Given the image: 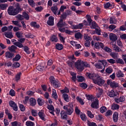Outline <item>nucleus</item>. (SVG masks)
I'll list each match as a JSON object with an SVG mask.
<instances>
[{"mask_svg": "<svg viewBox=\"0 0 126 126\" xmlns=\"http://www.w3.org/2000/svg\"><path fill=\"white\" fill-rule=\"evenodd\" d=\"M51 11L53 12V13L56 15L57 14V11L58 9V6H53L51 8Z\"/></svg>", "mask_w": 126, "mask_h": 126, "instance_id": "nucleus-41", "label": "nucleus"}, {"mask_svg": "<svg viewBox=\"0 0 126 126\" xmlns=\"http://www.w3.org/2000/svg\"><path fill=\"white\" fill-rule=\"evenodd\" d=\"M49 80L51 85L54 88H60L61 87V83L59 80H56L54 76H51L49 78Z\"/></svg>", "mask_w": 126, "mask_h": 126, "instance_id": "nucleus-2", "label": "nucleus"}, {"mask_svg": "<svg viewBox=\"0 0 126 126\" xmlns=\"http://www.w3.org/2000/svg\"><path fill=\"white\" fill-rule=\"evenodd\" d=\"M88 126H97V124L94 122H91L90 121H88L87 122Z\"/></svg>", "mask_w": 126, "mask_h": 126, "instance_id": "nucleus-63", "label": "nucleus"}, {"mask_svg": "<svg viewBox=\"0 0 126 126\" xmlns=\"http://www.w3.org/2000/svg\"><path fill=\"white\" fill-rule=\"evenodd\" d=\"M62 98L64 101H65V102H69V96L67 94H63L62 95Z\"/></svg>", "mask_w": 126, "mask_h": 126, "instance_id": "nucleus-26", "label": "nucleus"}, {"mask_svg": "<svg viewBox=\"0 0 126 126\" xmlns=\"http://www.w3.org/2000/svg\"><path fill=\"white\" fill-rule=\"evenodd\" d=\"M14 45L17 47H18V48H23V47H24L23 46V45L22 44V43H21V42H15Z\"/></svg>", "mask_w": 126, "mask_h": 126, "instance_id": "nucleus-54", "label": "nucleus"}, {"mask_svg": "<svg viewBox=\"0 0 126 126\" xmlns=\"http://www.w3.org/2000/svg\"><path fill=\"white\" fill-rule=\"evenodd\" d=\"M107 94L109 97H115V96H117V94L115 93V91L114 90H111V91H109Z\"/></svg>", "mask_w": 126, "mask_h": 126, "instance_id": "nucleus-32", "label": "nucleus"}, {"mask_svg": "<svg viewBox=\"0 0 126 126\" xmlns=\"http://www.w3.org/2000/svg\"><path fill=\"white\" fill-rule=\"evenodd\" d=\"M108 64L106 60H98L94 64V66L97 69H103V66H107Z\"/></svg>", "mask_w": 126, "mask_h": 126, "instance_id": "nucleus-3", "label": "nucleus"}, {"mask_svg": "<svg viewBox=\"0 0 126 126\" xmlns=\"http://www.w3.org/2000/svg\"><path fill=\"white\" fill-rule=\"evenodd\" d=\"M31 113L33 117H37L38 116V111L36 110L32 109L31 110Z\"/></svg>", "mask_w": 126, "mask_h": 126, "instance_id": "nucleus-49", "label": "nucleus"}, {"mask_svg": "<svg viewBox=\"0 0 126 126\" xmlns=\"http://www.w3.org/2000/svg\"><path fill=\"white\" fill-rule=\"evenodd\" d=\"M82 34L79 32L75 33V39H81L82 38Z\"/></svg>", "mask_w": 126, "mask_h": 126, "instance_id": "nucleus-42", "label": "nucleus"}, {"mask_svg": "<svg viewBox=\"0 0 126 126\" xmlns=\"http://www.w3.org/2000/svg\"><path fill=\"white\" fill-rule=\"evenodd\" d=\"M20 11V7H17L16 8H14L13 6H10L8 8V14L9 15H16L19 13Z\"/></svg>", "mask_w": 126, "mask_h": 126, "instance_id": "nucleus-4", "label": "nucleus"}, {"mask_svg": "<svg viewBox=\"0 0 126 126\" xmlns=\"http://www.w3.org/2000/svg\"><path fill=\"white\" fill-rule=\"evenodd\" d=\"M92 46L93 47L94 46V48L95 49H97L98 50H100V49H104L105 46H104V44L102 42H97L94 44V41H92L91 42Z\"/></svg>", "mask_w": 126, "mask_h": 126, "instance_id": "nucleus-8", "label": "nucleus"}, {"mask_svg": "<svg viewBox=\"0 0 126 126\" xmlns=\"http://www.w3.org/2000/svg\"><path fill=\"white\" fill-rule=\"evenodd\" d=\"M63 109V110H65L67 115L69 116H70L72 113L74 112V110L73 109V105L71 104L64 105Z\"/></svg>", "mask_w": 126, "mask_h": 126, "instance_id": "nucleus-5", "label": "nucleus"}, {"mask_svg": "<svg viewBox=\"0 0 126 126\" xmlns=\"http://www.w3.org/2000/svg\"><path fill=\"white\" fill-rule=\"evenodd\" d=\"M76 100L79 102V103H80L81 105H84L85 104L84 101H83V99L79 96L76 97Z\"/></svg>", "mask_w": 126, "mask_h": 126, "instance_id": "nucleus-44", "label": "nucleus"}, {"mask_svg": "<svg viewBox=\"0 0 126 126\" xmlns=\"http://www.w3.org/2000/svg\"><path fill=\"white\" fill-rule=\"evenodd\" d=\"M112 115H113V112L111 110H107L105 114L106 117H109V116H112Z\"/></svg>", "mask_w": 126, "mask_h": 126, "instance_id": "nucleus-59", "label": "nucleus"}, {"mask_svg": "<svg viewBox=\"0 0 126 126\" xmlns=\"http://www.w3.org/2000/svg\"><path fill=\"white\" fill-rule=\"evenodd\" d=\"M9 94L12 97H14V96H15V94H16L15 91L13 90L12 89L10 90L9 91Z\"/></svg>", "mask_w": 126, "mask_h": 126, "instance_id": "nucleus-57", "label": "nucleus"}, {"mask_svg": "<svg viewBox=\"0 0 126 126\" xmlns=\"http://www.w3.org/2000/svg\"><path fill=\"white\" fill-rule=\"evenodd\" d=\"M113 120L115 123H117L119 120V113L115 112L113 115Z\"/></svg>", "mask_w": 126, "mask_h": 126, "instance_id": "nucleus-24", "label": "nucleus"}, {"mask_svg": "<svg viewBox=\"0 0 126 126\" xmlns=\"http://www.w3.org/2000/svg\"><path fill=\"white\" fill-rule=\"evenodd\" d=\"M23 16H24V19L25 18L26 20H29V15L26 12H23Z\"/></svg>", "mask_w": 126, "mask_h": 126, "instance_id": "nucleus-60", "label": "nucleus"}, {"mask_svg": "<svg viewBox=\"0 0 126 126\" xmlns=\"http://www.w3.org/2000/svg\"><path fill=\"white\" fill-rule=\"evenodd\" d=\"M84 39L85 40V46L87 48H89L90 45H91V41H92V37L88 36V34H85L84 35Z\"/></svg>", "mask_w": 126, "mask_h": 126, "instance_id": "nucleus-6", "label": "nucleus"}, {"mask_svg": "<svg viewBox=\"0 0 126 126\" xmlns=\"http://www.w3.org/2000/svg\"><path fill=\"white\" fill-rule=\"evenodd\" d=\"M4 36L6 38H8L9 39H12L13 38V34H12V32H4Z\"/></svg>", "mask_w": 126, "mask_h": 126, "instance_id": "nucleus-22", "label": "nucleus"}, {"mask_svg": "<svg viewBox=\"0 0 126 126\" xmlns=\"http://www.w3.org/2000/svg\"><path fill=\"white\" fill-rule=\"evenodd\" d=\"M88 116L90 118V119H93V118H94V115L93 114H92V112H91V111H87V113Z\"/></svg>", "mask_w": 126, "mask_h": 126, "instance_id": "nucleus-53", "label": "nucleus"}, {"mask_svg": "<svg viewBox=\"0 0 126 126\" xmlns=\"http://www.w3.org/2000/svg\"><path fill=\"white\" fill-rule=\"evenodd\" d=\"M50 41H52V42H55V43H57V42L59 41V39H58V37H57V36L53 35L50 37Z\"/></svg>", "mask_w": 126, "mask_h": 126, "instance_id": "nucleus-35", "label": "nucleus"}, {"mask_svg": "<svg viewBox=\"0 0 126 126\" xmlns=\"http://www.w3.org/2000/svg\"><path fill=\"white\" fill-rule=\"evenodd\" d=\"M94 84L99 85V86H103V85L105 84V80L104 79H103V78L98 76L96 77L94 80Z\"/></svg>", "mask_w": 126, "mask_h": 126, "instance_id": "nucleus-7", "label": "nucleus"}, {"mask_svg": "<svg viewBox=\"0 0 126 126\" xmlns=\"http://www.w3.org/2000/svg\"><path fill=\"white\" fill-rule=\"evenodd\" d=\"M98 106H99V100L98 98H96L95 101L91 104V107L94 109H98Z\"/></svg>", "mask_w": 126, "mask_h": 126, "instance_id": "nucleus-13", "label": "nucleus"}, {"mask_svg": "<svg viewBox=\"0 0 126 126\" xmlns=\"http://www.w3.org/2000/svg\"><path fill=\"white\" fill-rule=\"evenodd\" d=\"M30 105L34 107L36 105V99L33 97L30 99Z\"/></svg>", "mask_w": 126, "mask_h": 126, "instance_id": "nucleus-29", "label": "nucleus"}, {"mask_svg": "<svg viewBox=\"0 0 126 126\" xmlns=\"http://www.w3.org/2000/svg\"><path fill=\"white\" fill-rule=\"evenodd\" d=\"M105 71L106 73L110 74L112 73V72H113V69L111 67H108L106 69Z\"/></svg>", "mask_w": 126, "mask_h": 126, "instance_id": "nucleus-55", "label": "nucleus"}, {"mask_svg": "<svg viewBox=\"0 0 126 126\" xmlns=\"http://www.w3.org/2000/svg\"><path fill=\"white\" fill-rule=\"evenodd\" d=\"M30 48L28 47L27 46H24V51L26 53V54H28V55H30Z\"/></svg>", "mask_w": 126, "mask_h": 126, "instance_id": "nucleus-46", "label": "nucleus"}, {"mask_svg": "<svg viewBox=\"0 0 126 126\" xmlns=\"http://www.w3.org/2000/svg\"><path fill=\"white\" fill-rule=\"evenodd\" d=\"M52 98L55 99V100H58V94L57 93V91L55 89H52V94H51Z\"/></svg>", "mask_w": 126, "mask_h": 126, "instance_id": "nucleus-19", "label": "nucleus"}, {"mask_svg": "<svg viewBox=\"0 0 126 126\" xmlns=\"http://www.w3.org/2000/svg\"><path fill=\"white\" fill-rule=\"evenodd\" d=\"M21 59V56L19 54H17L15 57L13 58L12 61L13 62H18L19 60Z\"/></svg>", "mask_w": 126, "mask_h": 126, "instance_id": "nucleus-38", "label": "nucleus"}, {"mask_svg": "<svg viewBox=\"0 0 126 126\" xmlns=\"http://www.w3.org/2000/svg\"><path fill=\"white\" fill-rule=\"evenodd\" d=\"M26 126H35V123L32 122L31 121H27L26 122Z\"/></svg>", "mask_w": 126, "mask_h": 126, "instance_id": "nucleus-45", "label": "nucleus"}, {"mask_svg": "<svg viewBox=\"0 0 126 126\" xmlns=\"http://www.w3.org/2000/svg\"><path fill=\"white\" fill-rule=\"evenodd\" d=\"M9 106H10L13 110L15 111V112H17L18 111V106H17V104L14 102V101L12 100H10L9 102Z\"/></svg>", "mask_w": 126, "mask_h": 126, "instance_id": "nucleus-10", "label": "nucleus"}, {"mask_svg": "<svg viewBox=\"0 0 126 126\" xmlns=\"http://www.w3.org/2000/svg\"><path fill=\"white\" fill-rule=\"evenodd\" d=\"M110 55L111 57H112V58H113V59H114V60H117L119 57V53L116 52H111Z\"/></svg>", "mask_w": 126, "mask_h": 126, "instance_id": "nucleus-31", "label": "nucleus"}, {"mask_svg": "<svg viewBox=\"0 0 126 126\" xmlns=\"http://www.w3.org/2000/svg\"><path fill=\"white\" fill-rule=\"evenodd\" d=\"M22 74V73H21V72H20L15 75V80L17 82L19 81V80H20Z\"/></svg>", "mask_w": 126, "mask_h": 126, "instance_id": "nucleus-39", "label": "nucleus"}, {"mask_svg": "<svg viewBox=\"0 0 126 126\" xmlns=\"http://www.w3.org/2000/svg\"><path fill=\"white\" fill-rule=\"evenodd\" d=\"M87 99L90 101H92L94 99V96L91 94H86Z\"/></svg>", "mask_w": 126, "mask_h": 126, "instance_id": "nucleus-51", "label": "nucleus"}, {"mask_svg": "<svg viewBox=\"0 0 126 126\" xmlns=\"http://www.w3.org/2000/svg\"><path fill=\"white\" fill-rule=\"evenodd\" d=\"M30 25L31 27H33V28H36L37 29L40 28V25L37 24V22H32L30 23Z\"/></svg>", "mask_w": 126, "mask_h": 126, "instance_id": "nucleus-28", "label": "nucleus"}, {"mask_svg": "<svg viewBox=\"0 0 126 126\" xmlns=\"http://www.w3.org/2000/svg\"><path fill=\"white\" fill-rule=\"evenodd\" d=\"M61 93L62 94H64L65 93H69V90H68V88L67 87H65L63 90H61L60 91Z\"/></svg>", "mask_w": 126, "mask_h": 126, "instance_id": "nucleus-40", "label": "nucleus"}, {"mask_svg": "<svg viewBox=\"0 0 126 126\" xmlns=\"http://www.w3.org/2000/svg\"><path fill=\"white\" fill-rule=\"evenodd\" d=\"M5 56L6 59H12L14 56V54L12 53L9 51L5 52Z\"/></svg>", "mask_w": 126, "mask_h": 126, "instance_id": "nucleus-20", "label": "nucleus"}, {"mask_svg": "<svg viewBox=\"0 0 126 126\" xmlns=\"http://www.w3.org/2000/svg\"><path fill=\"white\" fill-rule=\"evenodd\" d=\"M109 22L110 24H117V22H118V20L116 19V17H111L109 19Z\"/></svg>", "mask_w": 126, "mask_h": 126, "instance_id": "nucleus-27", "label": "nucleus"}, {"mask_svg": "<svg viewBox=\"0 0 126 126\" xmlns=\"http://www.w3.org/2000/svg\"><path fill=\"white\" fill-rule=\"evenodd\" d=\"M116 76L117 77H118L119 78H121V77H124V76H125V74H124V73H123V72H122V71L121 70H119L117 73H116Z\"/></svg>", "mask_w": 126, "mask_h": 126, "instance_id": "nucleus-33", "label": "nucleus"}, {"mask_svg": "<svg viewBox=\"0 0 126 126\" xmlns=\"http://www.w3.org/2000/svg\"><path fill=\"white\" fill-rule=\"evenodd\" d=\"M120 109V105L116 103H113L111 105L112 110H119Z\"/></svg>", "mask_w": 126, "mask_h": 126, "instance_id": "nucleus-34", "label": "nucleus"}, {"mask_svg": "<svg viewBox=\"0 0 126 126\" xmlns=\"http://www.w3.org/2000/svg\"><path fill=\"white\" fill-rule=\"evenodd\" d=\"M110 87H111V88L116 89V88L119 87V83H116L115 81H113L111 83Z\"/></svg>", "mask_w": 126, "mask_h": 126, "instance_id": "nucleus-37", "label": "nucleus"}, {"mask_svg": "<svg viewBox=\"0 0 126 126\" xmlns=\"http://www.w3.org/2000/svg\"><path fill=\"white\" fill-rule=\"evenodd\" d=\"M117 28V26L115 25H110L108 27V29H109V31H113L114 29H116Z\"/></svg>", "mask_w": 126, "mask_h": 126, "instance_id": "nucleus-58", "label": "nucleus"}, {"mask_svg": "<svg viewBox=\"0 0 126 126\" xmlns=\"http://www.w3.org/2000/svg\"><path fill=\"white\" fill-rule=\"evenodd\" d=\"M112 47L113 49V51H115V52H117L118 53H120V52H122V48H121V47H119L116 44H113Z\"/></svg>", "mask_w": 126, "mask_h": 126, "instance_id": "nucleus-23", "label": "nucleus"}, {"mask_svg": "<svg viewBox=\"0 0 126 126\" xmlns=\"http://www.w3.org/2000/svg\"><path fill=\"white\" fill-rule=\"evenodd\" d=\"M12 126H20V123H18L17 121H15L11 123Z\"/></svg>", "mask_w": 126, "mask_h": 126, "instance_id": "nucleus-64", "label": "nucleus"}, {"mask_svg": "<svg viewBox=\"0 0 126 126\" xmlns=\"http://www.w3.org/2000/svg\"><path fill=\"white\" fill-rule=\"evenodd\" d=\"M86 75L90 79H93V82H94V80H95V77H96V74L87 73Z\"/></svg>", "mask_w": 126, "mask_h": 126, "instance_id": "nucleus-21", "label": "nucleus"}, {"mask_svg": "<svg viewBox=\"0 0 126 126\" xmlns=\"http://www.w3.org/2000/svg\"><path fill=\"white\" fill-rule=\"evenodd\" d=\"M57 27L58 28H62L63 27V26H66V23L65 22H63V19H61L57 25Z\"/></svg>", "mask_w": 126, "mask_h": 126, "instance_id": "nucleus-14", "label": "nucleus"}, {"mask_svg": "<svg viewBox=\"0 0 126 126\" xmlns=\"http://www.w3.org/2000/svg\"><path fill=\"white\" fill-rule=\"evenodd\" d=\"M67 12L68 13H67V14H63L61 15V19L63 20V19H66V17L67 16V15H69V14H70V12L69 11H67Z\"/></svg>", "mask_w": 126, "mask_h": 126, "instance_id": "nucleus-48", "label": "nucleus"}, {"mask_svg": "<svg viewBox=\"0 0 126 126\" xmlns=\"http://www.w3.org/2000/svg\"><path fill=\"white\" fill-rule=\"evenodd\" d=\"M68 24L71 25V29H82L83 28V27L84 26L83 25V24L80 23L78 25H73V21H68Z\"/></svg>", "mask_w": 126, "mask_h": 126, "instance_id": "nucleus-9", "label": "nucleus"}, {"mask_svg": "<svg viewBox=\"0 0 126 126\" xmlns=\"http://www.w3.org/2000/svg\"><path fill=\"white\" fill-rule=\"evenodd\" d=\"M75 66L79 71H83L84 67H90V64L79 59L75 63Z\"/></svg>", "mask_w": 126, "mask_h": 126, "instance_id": "nucleus-1", "label": "nucleus"}, {"mask_svg": "<svg viewBox=\"0 0 126 126\" xmlns=\"http://www.w3.org/2000/svg\"><path fill=\"white\" fill-rule=\"evenodd\" d=\"M56 49L58 51H62L63 49V45L61 43H57L55 45Z\"/></svg>", "mask_w": 126, "mask_h": 126, "instance_id": "nucleus-30", "label": "nucleus"}, {"mask_svg": "<svg viewBox=\"0 0 126 126\" xmlns=\"http://www.w3.org/2000/svg\"><path fill=\"white\" fill-rule=\"evenodd\" d=\"M117 45L120 47V48H123L124 45H123V42L121 41V39H118L117 41Z\"/></svg>", "mask_w": 126, "mask_h": 126, "instance_id": "nucleus-62", "label": "nucleus"}, {"mask_svg": "<svg viewBox=\"0 0 126 126\" xmlns=\"http://www.w3.org/2000/svg\"><path fill=\"white\" fill-rule=\"evenodd\" d=\"M109 38L112 42H116L118 40V36L114 33H111L109 35Z\"/></svg>", "mask_w": 126, "mask_h": 126, "instance_id": "nucleus-16", "label": "nucleus"}, {"mask_svg": "<svg viewBox=\"0 0 126 126\" xmlns=\"http://www.w3.org/2000/svg\"><path fill=\"white\" fill-rule=\"evenodd\" d=\"M100 113H102V114H104L105 112H107V107H106V106H102L100 108Z\"/></svg>", "mask_w": 126, "mask_h": 126, "instance_id": "nucleus-52", "label": "nucleus"}, {"mask_svg": "<svg viewBox=\"0 0 126 126\" xmlns=\"http://www.w3.org/2000/svg\"><path fill=\"white\" fill-rule=\"evenodd\" d=\"M104 93V91L102 89V88H98L96 89V97L97 98H100L102 94Z\"/></svg>", "mask_w": 126, "mask_h": 126, "instance_id": "nucleus-12", "label": "nucleus"}, {"mask_svg": "<svg viewBox=\"0 0 126 126\" xmlns=\"http://www.w3.org/2000/svg\"><path fill=\"white\" fill-rule=\"evenodd\" d=\"M37 103L39 106H43V105H44V102H43V100H42V98H38L37 99Z\"/></svg>", "mask_w": 126, "mask_h": 126, "instance_id": "nucleus-56", "label": "nucleus"}, {"mask_svg": "<svg viewBox=\"0 0 126 126\" xmlns=\"http://www.w3.org/2000/svg\"><path fill=\"white\" fill-rule=\"evenodd\" d=\"M77 78L78 82H83L85 80L84 77L82 76H77Z\"/></svg>", "mask_w": 126, "mask_h": 126, "instance_id": "nucleus-43", "label": "nucleus"}, {"mask_svg": "<svg viewBox=\"0 0 126 126\" xmlns=\"http://www.w3.org/2000/svg\"><path fill=\"white\" fill-rule=\"evenodd\" d=\"M126 100V97L125 96L121 95L118 98H115V101L117 104H119V103L123 102Z\"/></svg>", "mask_w": 126, "mask_h": 126, "instance_id": "nucleus-17", "label": "nucleus"}, {"mask_svg": "<svg viewBox=\"0 0 126 126\" xmlns=\"http://www.w3.org/2000/svg\"><path fill=\"white\" fill-rule=\"evenodd\" d=\"M38 115L41 120L44 122L46 121V114H45V112L43 110L40 111Z\"/></svg>", "mask_w": 126, "mask_h": 126, "instance_id": "nucleus-11", "label": "nucleus"}, {"mask_svg": "<svg viewBox=\"0 0 126 126\" xmlns=\"http://www.w3.org/2000/svg\"><path fill=\"white\" fill-rule=\"evenodd\" d=\"M15 35L18 39H20L23 37L22 33L21 32H16Z\"/></svg>", "mask_w": 126, "mask_h": 126, "instance_id": "nucleus-50", "label": "nucleus"}, {"mask_svg": "<svg viewBox=\"0 0 126 126\" xmlns=\"http://www.w3.org/2000/svg\"><path fill=\"white\" fill-rule=\"evenodd\" d=\"M12 22L13 24H14V25H15L16 26H18V27H19V28H21V27H22L21 25H20V24L19 23V21H12Z\"/></svg>", "mask_w": 126, "mask_h": 126, "instance_id": "nucleus-47", "label": "nucleus"}, {"mask_svg": "<svg viewBox=\"0 0 126 126\" xmlns=\"http://www.w3.org/2000/svg\"><path fill=\"white\" fill-rule=\"evenodd\" d=\"M54 17L50 16L48 18L47 24H48V25H49V26H53L54 25Z\"/></svg>", "mask_w": 126, "mask_h": 126, "instance_id": "nucleus-15", "label": "nucleus"}, {"mask_svg": "<svg viewBox=\"0 0 126 126\" xmlns=\"http://www.w3.org/2000/svg\"><path fill=\"white\" fill-rule=\"evenodd\" d=\"M62 120H67V114L64 110H62L60 113Z\"/></svg>", "mask_w": 126, "mask_h": 126, "instance_id": "nucleus-18", "label": "nucleus"}, {"mask_svg": "<svg viewBox=\"0 0 126 126\" xmlns=\"http://www.w3.org/2000/svg\"><path fill=\"white\" fill-rule=\"evenodd\" d=\"M17 49V47L14 45H12L11 47L8 48L9 51H10V52H12V53H15V51H16Z\"/></svg>", "mask_w": 126, "mask_h": 126, "instance_id": "nucleus-36", "label": "nucleus"}, {"mask_svg": "<svg viewBox=\"0 0 126 126\" xmlns=\"http://www.w3.org/2000/svg\"><path fill=\"white\" fill-rule=\"evenodd\" d=\"M104 7L105 8V9L110 8V7H111V8H114V5H113V3L108 2L105 4H104Z\"/></svg>", "mask_w": 126, "mask_h": 126, "instance_id": "nucleus-25", "label": "nucleus"}, {"mask_svg": "<svg viewBox=\"0 0 126 126\" xmlns=\"http://www.w3.org/2000/svg\"><path fill=\"white\" fill-rule=\"evenodd\" d=\"M6 7H7V4H0V9H2V10H4V9H6Z\"/></svg>", "mask_w": 126, "mask_h": 126, "instance_id": "nucleus-61", "label": "nucleus"}]
</instances>
